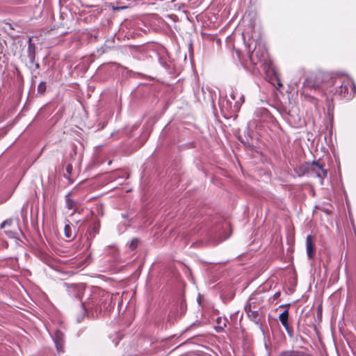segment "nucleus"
<instances>
[{"mask_svg": "<svg viewBox=\"0 0 356 356\" xmlns=\"http://www.w3.org/2000/svg\"><path fill=\"white\" fill-rule=\"evenodd\" d=\"M115 305L113 295L99 287H93L87 300L82 303L85 312L97 316L103 310H111Z\"/></svg>", "mask_w": 356, "mask_h": 356, "instance_id": "obj_1", "label": "nucleus"}, {"mask_svg": "<svg viewBox=\"0 0 356 356\" xmlns=\"http://www.w3.org/2000/svg\"><path fill=\"white\" fill-rule=\"evenodd\" d=\"M332 88L330 92L337 94L346 99H351L356 94L354 81L348 76H337L332 81Z\"/></svg>", "mask_w": 356, "mask_h": 356, "instance_id": "obj_2", "label": "nucleus"}, {"mask_svg": "<svg viewBox=\"0 0 356 356\" xmlns=\"http://www.w3.org/2000/svg\"><path fill=\"white\" fill-rule=\"evenodd\" d=\"M268 58V52L266 49L261 45L258 44L255 47L254 49L249 56V61L250 65H252L253 68L257 67L258 64H260L261 66L264 65V69L266 67V63L267 62Z\"/></svg>", "mask_w": 356, "mask_h": 356, "instance_id": "obj_3", "label": "nucleus"}, {"mask_svg": "<svg viewBox=\"0 0 356 356\" xmlns=\"http://www.w3.org/2000/svg\"><path fill=\"white\" fill-rule=\"evenodd\" d=\"M307 172L310 176H316L321 180V184H323V179L327 175V170L324 165L319 161H312L307 163Z\"/></svg>", "mask_w": 356, "mask_h": 356, "instance_id": "obj_4", "label": "nucleus"}, {"mask_svg": "<svg viewBox=\"0 0 356 356\" xmlns=\"http://www.w3.org/2000/svg\"><path fill=\"white\" fill-rule=\"evenodd\" d=\"M27 56L29 60L30 68L31 70H37L40 68L38 63L35 61V46L31 42V38L29 39V44L27 48Z\"/></svg>", "mask_w": 356, "mask_h": 356, "instance_id": "obj_5", "label": "nucleus"}, {"mask_svg": "<svg viewBox=\"0 0 356 356\" xmlns=\"http://www.w3.org/2000/svg\"><path fill=\"white\" fill-rule=\"evenodd\" d=\"M58 355L64 351V334L60 330H56L52 336Z\"/></svg>", "mask_w": 356, "mask_h": 356, "instance_id": "obj_6", "label": "nucleus"}, {"mask_svg": "<svg viewBox=\"0 0 356 356\" xmlns=\"http://www.w3.org/2000/svg\"><path fill=\"white\" fill-rule=\"evenodd\" d=\"M230 97L232 99L235 101L234 111H238L245 101L244 95L238 92L237 90H232V93L230 94Z\"/></svg>", "mask_w": 356, "mask_h": 356, "instance_id": "obj_7", "label": "nucleus"}, {"mask_svg": "<svg viewBox=\"0 0 356 356\" xmlns=\"http://www.w3.org/2000/svg\"><path fill=\"white\" fill-rule=\"evenodd\" d=\"M307 254L309 259H312L314 255V245L312 235H307L306 238Z\"/></svg>", "mask_w": 356, "mask_h": 356, "instance_id": "obj_8", "label": "nucleus"}, {"mask_svg": "<svg viewBox=\"0 0 356 356\" xmlns=\"http://www.w3.org/2000/svg\"><path fill=\"white\" fill-rule=\"evenodd\" d=\"M99 224L98 222L94 223L92 226H90L88 232L86 233L87 234V238L88 239H92L95 238L96 234L99 233Z\"/></svg>", "mask_w": 356, "mask_h": 356, "instance_id": "obj_9", "label": "nucleus"}, {"mask_svg": "<svg viewBox=\"0 0 356 356\" xmlns=\"http://www.w3.org/2000/svg\"><path fill=\"white\" fill-rule=\"evenodd\" d=\"M279 356H308L306 353L298 350H284Z\"/></svg>", "mask_w": 356, "mask_h": 356, "instance_id": "obj_10", "label": "nucleus"}, {"mask_svg": "<svg viewBox=\"0 0 356 356\" xmlns=\"http://www.w3.org/2000/svg\"><path fill=\"white\" fill-rule=\"evenodd\" d=\"M65 236L69 240H72L75 237L72 228L70 225L66 224L64 227Z\"/></svg>", "mask_w": 356, "mask_h": 356, "instance_id": "obj_11", "label": "nucleus"}, {"mask_svg": "<svg viewBox=\"0 0 356 356\" xmlns=\"http://www.w3.org/2000/svg\"><path fill=\"white\" fill-rule=\"evenodd\" d=\"M217 326L215 327L216 330L220 332L223 330V328L226 326L224 320L221 317H218L216 319Z\"/></svg>", "mask_w": 356, "mask_h": 356, "instance_id": "obj_12", "label": "nucleus"}, {"mask_svg": "<svg viewBox=\"0 0 356 356\" xmlns=\"http://www.w3.org/2000/svg\"><path fill=\"white\" fill-rule=\"evenodd\" d=\"M65 207L69 209H73L74 207V202L70 198V193L65 196Z\"/></svg>", "mask_w": 356, "mask_h": 356, "instance_id": "obj_13", "label": "nucleus"}, {"mask_svg": "<svg viewBox=\"0 0 356 356\" xmlns=\"http://www.w3.org/2000/svg\"><path fill=\"white\" fill-rule=\"evenodd\" d=\"M248 316L250 318L251 321H252L254 323H258L259 321V312L257 310H253L252 312H250V314H248Z\"/></svg>", "mask_w": 356, "mask_h": 356, "instance_id": "obj_14", "label": "nucleus"}, {"mask_svg": "<svg viewBox=\"0 0 356 356\" xmlns=\"http://www.w3.org/2000/svg\"><path fill=\"white\" fill-rule=\"evenodd\" d=\"M289 318V311L288 309H285L283 312L280 314L279 319L281 323H284L288 321Z\"/></svg>", "mask_w": 356, "mask_h": 356, "instance_id": "obj_15", "label": "nucleus"}, {"mask_svg": "<svg viewBox=\"0 0 356 356\" xmlns=\"http://www.w3.org/2000/svg\"><path fill=\"white\" fill-rule=\"evenodd\" d=\"M46 88H46V82L41 81L38 86V89H37L38 93H39L40 95H43L46 91Z\"/></svg>", "mask_w": 356, "mask_h": 356, "instance_id": "obj_16", "label": "nucleus"}, {"mask_svg": "<svg viewBox=\"0 0 356 356\" xmlns=\"http://www.w3.org/2000/svg\"><path fill=\"white\" fill-rule=\"evenodd\" d=\"M138 243H139V240L138 238H133L129 244V248L131 250H134L135 248H136Z\"/></svg>", "mask_w": 356, "mask_h": 356, "instance_id": "obj_17", "label": "nucleus"}, {"mask_svg": "<svg viewBox=\"0 0 356 356\" xmlns=\"http://www.w3.org/2000/svg\"><path fill=\"white\" fill-rule=\"evenodd\" d=\"M272 71H273V74H274V75H275V82H274V83H273V84L274 86L277 85L278 88L282 87V82H281L280 79L277 77V74H276L275 72L274 71V70H272Z\"/></svg>", "mask_w": 356, "mask_h": 356, "instance_id": "obj_18", "label": "nucleus"}, {"mask_svg": "<svg viewBox=\"0 0 356 356\" xmlns=\"http://www.w3.org/2000/svg\"><path fill=\"white\" fill-rule=\"evenodd\" d=\"M13 222V220L11 219H7L5 221H3L1 225H0V227L1 228H4L6 227V226H10L11 225Z\"/></svg>", "mask_w": 356, "mask_h": 356, "instance_id": "obj_19", "label": "nucleus"}, {"mask_svg": "<svg viewBox=\"0 0 356 356\" xmlns=\"http://www.w3.org/2000/svg\"><path fill=\"white\" fill-rule=\"evenodd\" d=\"M282 325L284 326V327L285 328V330H286L287 333L289 334V335H291L292 334V331L290 329V327H289V322H285L284 323H282Z\"/></svg>", "mask_w": 356, "mask_h": 356, "instance_id": "obj_20", "label": "nucleus"}, {"mask_svg": "<svg viewBox=\"0 0 356 356\" xmlns=\"http://www.w3.org/2000/svg\"><path fill=\"white\" fill-rule=\"evenodd\" d=\"M72 165L71 164H68L67 166H66V171L67 172V174L69 175H70L72 174Z\"/></svg>", "mask_w": 356, "mask_h": 356, "instance_id": "obj_21", "label": "nucleus"}, {"mask_svg": "<svg viewBox=\"0 0 356 356\" xmlns=\"http://www.w3.org/2000/svg\"><path fill=\"white\" fill-rule=\"evenodd\" d=\"M253 310L251 309V305H247L245 307V312H246L247 315L250 313V312H252Z\"/></svg>", "mask_w": 356, "mask_h": 356, "instance_id": "obj_22", "label": "nucleus"}, {"mask_svg": "<svg viewBox=\"0 0 356 356\" xmlns=\"http://www.w3.org/2000/svg\"><path fill=\"white\" fill-rule=\"evenodd\" d=\"M260 111H261V113L262 115H267L268 114V111L265 108H262V109H260Z\"/></svg>", "mask_w": 356, "mask_h": 356, "instance_id": "obj_23", "label": "nucleus"}, {"mask_svg": "<svg viewBox=\"0 0 356 356\" xmlns=\"http://www.w3.org/2000/svg\"><path fill=\"white\" fill-rule=\"evenodd\" d=\"M305 85L307 86H310L309 84V82H308V80H307L305 83H304Z\"/></svg>", "mask_w": 356, "mask_h": 356, "instance_id": "obj_24", "label": "nucleus"}, {"mask_svg": "<svg viewBox=\"0 0 356 356\" xmlns=\"http://www.w3.org/2000/svg\"><path fill=\"white\" fill-rule=\"evenodd\" d=\"M75 287H76V286H75V285H72V288H73V289H74V288H75Z\"/></svg>", "mask_w": 356, "mask_h": 356, "instance_id": "obj_25", "label": "nucleus"}]
</instances>
